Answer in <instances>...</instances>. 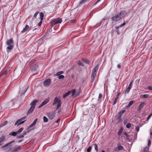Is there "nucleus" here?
<instances>
[{
	"instance_id": "22",
	"label": "nucleus",
	"mask_w": 152,
	"mask_h": 152,
	"mask_svg": "<svg viewBox=\"0 0 152 152\" xmlns=\"http://www.w3.org/2000/svg\"><path fill=\"white\" fill-rule=\"evenodd\" d=\"M70 91H69L67 92L64 94L63 96V98H65L67 96L69 95L70 94Z\"/></svg>"
},
{
	"instance_id": "29",
	"label": "nucleus",
	"mask_w": 152,
	"mask_h": 152,
	"mask_svg": "<svg viewBox=\"0 0 152 152\" xmlns=\"http://www.w3.org/2000/svg\"><path fill=\"white\" fill-rule=\"evenodd\" d=\"M71 92H70V94L71 93H72V96H73L75 94V92H76V89H74L73 90H72V91H70Z\"/></svg>"
},
{
	"instance_id": "3",
	"label": "nucleus",
	"mask_w": 152,
	"mask_h": 152,
	"mask_svg": "<svg viewBox=\"0 0 152 152\" xmlns=\"http://www.w3.org/2000/svg\"><path fill=\"white\" fill-rule=\"evenodd\" d=\"M99 66V64H97L93 69L91 77V80L92 82H93L95 79Z\"/></svg>"
},
{
	"instance_id": "39",
	"label": "nucleus",
	"mask_w": 152,
	"mask_h": 152,
	"mask_svg": "<svg viewBox=\"0 0 152 152\" xmlns=\"http://www.w3.org/2000/svg\"><path fill=\"white\" fill-rule=\"evenodd\" d=\"M92 148V147L91 146L89 147L87 149V152H90L91 149Z\"/></svg>"
},
{
	"instance_id": "64",
	"label": "nucleus",
	"mask_w": 152,
	"mask_h": 152,
	"mask_svg": "<svg viewBox=\"0 0 152 152\" xmlns=\"http://www.w3.org/2000/svg\"><path fill=\"white\" fill-rule=\"evenodd\" d=\"M23 140V139H21L18 141V143H20Z\"/></svg>"
},
{
	"instance_id": "28",
	"label": "nucleus",
	"mask_w": 152,
	"mask_h": 152,
	"mask_svg": "<svg viewBox=\"0 0 152 152\" xmlns=\"http://www.w3.org/2000/svg\"><path fill=\"white\" fill-rule=\"evenodd\" d=\"M93 146H94L95 150L97 151H98V146L96 144H93L92 145Z\"/></svg>"
},
{
	"instance_id": "40",
	"label": "nucleus",
	"mask_w": 152,
	"mask_h": 152,
	"mask_svg": "<svg viewBox=\"0 0 152 152\" xmlns=\"http://www.w3.org/2000/svg\"><path fill=\"white\" fill-rule=\"evenodd\" d=\"M118 121L120 122H121L122 120V117L121 116H118Z\"/></svg>"
},
{
	"instance_id": "27",
	"label": "nucleus",
	"mask_w": 152,
	"mask_h": 152,
	"mask_svg": "<svg viewBox=\"0 0 152 152\" xmlns=\"http://www.w3.org/2000/svg\"><path fill=\"white\" fill-rule=\"evenodd\" d=\"M123 131V128L122 127H121V128L119 129L118 132V134L119 135H121L122 132Z\"/></svg>"
},
{
	"instance_id": "41",
	"label": "nucleus",
	"mask_w": 152,
	"mask_h": 152,
	"mask_svg": "<svg viewBox=\"0 0 152 152\" xmlns=\"http://www.w3.org/2000/svg\"><path fill=\"white\" fill-rule=\"evenodd\" d=\"M29 130L27 132H23V134H22L24 136L26 135V134L29 132Z\"/></svg>"
},
{
	"instance_id": "52",
	"label": "nucleus",
	"mask_w": 152,
	"mask_h": 152,
	"mask_svg": "<svg viewBox=\"0 0 152 152\" xmlns=\"http://www.w3.org/2000/svg\"><path fill=\"white\" fill-rule=\"evenodd\" d=\"M8 121H6L4 123L3 125V126H4L7 124Z\"/></svg>"
},
{
	"instance_id": "11",
	"label": "nucleus",
	"mask_w": 152,
	"mask_h": 152,
	"mask_svg": "<svg viewBox=\"0 0 152 152\" xmlns=\"http://www.w3.org/2000/svg\"><path fill=\"white\" fill-rule=\"evenodd\" d=\"M38 100L37 99L34 100L30 104V105H31V106H32L33 107H35L36 103L38 102Z\"/></svg>"
},
{
	"instance_id": "8",
	"label": "nucleus",
	"mask_w": 152,
	"mask_h": 152,
	"mask_svg": "<svg viewBox=\"0 0 152 152\" xmlns=\"http://www.w3.org/2000/svg\"><path fill=\"white\" fill-rule=\"evenodd\" d=\"M51 83V80L50 79H48L45 80L43 84L45 86H48Z\"/></svg>"
},
{
	"instance_id": "12",
	"label": "nucleus",
	"mask_w": 152,
	"mask_h": 152,
	"mask_svg": "<svg viewBox=\"0 0 152 152\" xmlns=\"http://www.w3.org/2000/svg\"><path fill=\"white\" fill-rule=\"evenodd\" d=\"M60 100L57 97H56L54 99V101L53 103V105H54L56 104L57 103L59 102V101Z\"/></svg>"
},
{
	"instance_id": "32",
	"label": "nucleus",
	"mask_w": 152,
	"mask_h": 152,
	"mask_svg": "<svg viewBox=\"0 0 152 152\" xmlns=\"http://www.w3.org/2000/svg\"><path fill=\"white\" fill-rule=\"evenodd\" d=\"M89 1V0H82L80 2V4H82Z\"/></svg>"
},
{
	"instance_id": "4",
	"label": "nucleus",
	"mask_w": 152,
	"mask_h": 152,
	"mask_svg": "<svg viewBox=\"0 0 152 152\" xmlns=\"http://www.w3.org/2000/svg\"><path fill=\"white\" fill-rule=\"evenodd\" d=\"M26 117L25 116L18 119L15 124V125H17L18 126L23 123L26 121Z\"/></svg>"
},
{
	"instance_id": "5",
	"label": "nucleus",
	"mask_w": 152,
	"mask_h": 152,
	"mask_svg": "<svg viewBox=\"0 0 152 152\" xmlns=\"http://www.w3.org/2000/svg\"><path fill=\"white\" fill-rule=\"evenodd\" d=\"M62 22V19L58 18L53 20L51 22V26H53L57 24H60Z\"/></svg>"
},
{
	"instance_id": "47",
	"label": "nucleus",
	"mask_w": 152,
	"mask_h": 152,
	"mask_svg": "<svg viewBox=\"0 0 152 152\" xmlns=\"http://www.w3.org/2000/svg\"><path fill=\"white\" fill-rule=\"evenodd\" d=\"M24 137V136L22 134L17 136V137L18 138H22L23 137Z\"/></svg>"
},
{
	"instance_id": "1",
	"label": "nucleus",
	"mask_w": 152,
	"mask_h": 152,
	"mask_svg": "<svg viewBox=\"0 0 152 152\" xmlns=\"http://www.w3.org/2000/svg\"><path fill=\"white\" fill-rule=\"evenodd\" d=\"M127 12L126 11L123 10L120 13L116 14L111 18L113 22H117L123 18L126 15Z\"/></svg>"
},
{
	"instance_id": "59",
	"label": "nucleus",
	"mask_w": 152,
	"mask_h": 152,
	"mask_svg": "<svg viewBox=\"0 0 152 152\" xmlns=\"http://www.w3.org/2000/svg\"><path fill=\"white\" fill-rule=\"evenodd\" d=\"M44 105L42 104V103H41L38 107L39 108H40L42 107Z\"/></svg>"
},
{
	"instance_id": "33",
	"label": "nucleus",
	"mask_w": 152,
	"mask_h": 152,
	"mask_svg": "<svg viewBox=\"0 0 152 152\" xmlns=\"http://www.w3.org/2000/svg\"><path fill=\"white\" fill-rule=\"evenodd\" d=\"M43 121L45 122H47L48 121V118L45 116L43 117Z\"/></svg>"
},
{
	"instance_id": "61",
	"label": "nucleus",
	"mask_w": 152,
	"mask_h": 152,
	"mask_svg": "<svg viewBox=\"0 0 152 152\" xmlns=\"http://www.w3.org/2000/svg\"><path fill=\"white\" fill-rule=\"evenodd\" d=\"M101 0H98L94 4V5L96 4L98 2L100 1Z\"/></svg>"
},
{
	"instance_id": "13",
	"label": "nucleus",
	"mask_w": 152,
	"mask_h": 152,
	"mask_svg": "<svg viewBox=\"0 0 152 152\" xmlns=\"http://www.w3.org/2000/svg\"><path fill=\"white\" fill-rule=\"evenodd\" d=\"M145 105V103L144 102H142L139 105L138 110H140Z\"/></svg>"
},
{
	"instance_id": "18",
	"label": "nucleus",
	"mask_w": 152,
	"mask_h": 152,
	"mask_svg": "<svg viewBox=\"0 0 152 152\" xmlns=\"http://www.w3.org/2000/svg\"><path fill=\"white\" fill-rule=\"evenodd\" d=\"M21 150V147L20 146H18L17 148L14 150L12 151V152H18Z\"/></svg>"
},
{
	"instance_id": "46",
	"label": "nucleus",
	"mask_w": 152,
	"mask_h": 152,
	"mask_svg": "<svg viewBox=\"0 0 152 152\" xmlns=\"http://www.w3.org/2000/svg\"><path fill=\"white\" fill-rule=\"evenodd\" d=\"M117 99L115 98V99L113 102V105H114L116 103L117 101Z\"/></svg>"
},
{
	"instance_id": "19",
	"label": "nucleus",
	"mask_w": 152,
	"mask_h": 152,
	"mask_svg": "<svg viewBox=\"0 0 152 152\" xmlns=\"http://www.w3.org/2000/svg\"><path fill=\"white\" fill-rule=\"evenodd\" d=\"M5 139V136L3 135L0 137V143L4 142Z\"/></svg>"
},
{
	"instance_id": "55",
	"label": "nucleus",
	"mask_w": 152,
	"mask_h": 152,
	"mask_svg": "<svg viewBox=\"0 0 152 152\" xmlns=\"http://www.w3.org/2000/svg\"><path fill=\"white\" fill-rule=\"evenodd\" d=\"M136 130L137 132H138V131H139V126H137V127H136Z\"/></svg>"
},
{
	"instance_id": "2",
	"label": "nucleus",
	"mask_w": 152,
	"mask_h": 152,
	"mask_svg": "<svg viewBox=\"0 0 152 152\" xmlns=\"http://www.w3.org/2000/svg\"><path fill=\"white\" fill-rule=\"evenodd\" d=\"M6 44L7 46L6 48V51L8 53H9L13 49L14 45L13 38H12L7 40L6 42Z\"/></svg>"
},
{
	"instance_id": "25",
	"label": "nucleus",
	"mask_w": 152,
	"mask_h": 152,
	"mask_svg": "<svg viewBox=\"0 0 152 152\" xmlns=\"http://www.w3.org/2000/svg\"><path fill=\"white\" fill-rule=\"evenodd\" d=\"M61 100L59 101V102L58 103L57 106L56 108V109H58L60 107H61Z\"/></svg>"
},
{
	"instance_id": "54",
	"label": "nucleus",
	"mask_w": 152,
	"mask_h": 152,
	"mask_svg": "<svg viewBox=\"0 0 152 152\" xmlns=\"http://www.w3.org/2000/svg\"><path fill=\"white\" fill-rule=\"evenodd\" d=\"M148 89L149 90H152V86H150L148 87Z\"/></svg>"
},
{
	"instance_id": "50",
	"label": "nucleus",
	"mask_w": 152,
	"mask_h": 152,
	"mask_svg": "<svg viewBox=\"0 0 152 152\" xmlns=\"http://www.w3.org/2000/svg\"><path fill=\"white\" fill-rule=\"evenodd\" d=\"M39 13V12H36L34 14V18H35L37 17V15H38V14Z\"/></svg>"
},
{
	"instance_id": "48",
	"label": "nucleus",
	"mask_w": 152,
	"mask_h": 152,
	"mask_svg": "<svg viewBox=\"0 0 152 152\" xmlns=\"http://www.w3.org/2000/svg\"><path fill=\"white\" fill-rule=\"evenodd\" d=\"M128 120L127 119H125L124 121V124H126Z\"/></svg>"
},
{
	"instance_id": "56",
	"label": "nucleus",
	"mask_w": 152,
	"mask_h": 152,
	"mask_svg": "<svg viewBox=\"0 0 152 152\" xmlns=\"http://www.w3.org/2000/svg\"><path fill=\"white\" fill-rule=\"evenodd\" d=\"M102 95L101 94H99V97H98L99 99L101 98L102 97Z\"/></svg>"
},
{
	"instance_id": "63",
	"label": "nucleus",
	"mask_w": 152,
	"mask_h": 152,
	"mask_svg": "<svg viewBox=\"0 0 152 152\" xmlns=\"http://www.w3.org/2000/svg\"><path fill=\"white\" fill-rule=\"evenodd\" d=\"M117 67H118V68H119V69L120 68H121V65H120V64H118V66H117Z\"/></svg>"
},
{
	"instance_id": "26",
	"label": "nucleus",
	"mask_w": 152,
	"mask_h": 152,
	"mask_svg": "<svg viewBox=\"0 0 152 152\" xmlns=\"http://www.w3.org/2000/svg\"><path fill=\"white\" fill-rule=\"evenodd\" d=\"M131 88H129V87H128L125 91V94H128Z\"/></svg>"
},
{
	"instance_id": "36",
	"label": "nucleus",
	"mask_w": 152,
	"mask_h": 152,
	"mask_svg": "<svg viewBox=\"0 0 152 152\" xmlns=\"http://www.w3.org/2000/svg\"><path fill=\"white\" fill-rule=\"evenodd\" d=\"M131 126V124L130 123H129L126 125V127L127 128H129Z\"/></svg>"
},
{
	"instance_id": "57",
	"label": "nucleus",
	"mask_w": 152,
	"mask_h": 152,
	"mask_svg": "<svg viewBox=\"0 0 152 152\" xmlns=\"http://www.w3.org/2000/svg\"><path fill=\"white\" fill-rule=\"evenodd\" d=\"M42 20H41L40 21L39 23H38V26H40L41 25L42 23Z\"/></svg>"
},
{
	"instance_id": "49",
	"label": "nucleus",
	"mask_w": 152,
	"mask_h": 152,
	"mask_svg": "<svg viewBox=\"0 0 152 152\" xmlns=\"http://www.w3.org/2000/svg\"><path fill=\"white\" fill-rule=\"evenodd\" d=\"M120 93H118L116 97L115 98V99L118 100V96H119V95H120Z\"/></svg>"
},
{
	"instance_id": "24",
	"label": "nucleus",
	"mask_w": 152,
	"mask_h": 152,
	"mask_svg": "<svg viewBox=\"0 0 152 152\" xmlns=\"http://www.w3.org/2000/svg\"><path fill=\"white\" fill-rule=\"evenodd\" d=\"M125 111L126 110H125L120 111L118 113V116H122L123 114L125 113Z\"/></svg>"
},
{
	"instance_id": "16",
	"label": "nucleus",
	"mask_w": 152,
	"mask_h": 152,
	"mask_svg": "<svg viewBox=\"0 0 152 152\" xmlns=\"http://www.w3.org/2000/svg\"><path fill=\"white\" fill-rule=\"evenodd\" d=\"M134 102L135 101L134 100L130 101L129 102L128 104L126 106V108H129Z\"/></svg>"
},
{
	"instance_id": "15",
	"label": "nucleus",
	"mask_w": 152,
	"mask_h": 152,
	"mask_svg": "<svg viewBox=\"0 0 152 152\" xmlns=\"http://www.w3.org/2000/svg\"><path fill=\"white\" fill-rule=\"evenodd\" d=\"M37 118H36L33 121V123L31 124L28 127V128H31V127H32V126H34L36 123H37Z\"/></svg>"
},
{
	"instance_id": "53",
	"label": "nucleus",
	"mask_w": 152,
	"mask_h": 152,
	"mask_svg": "<svg viewBox=\"0 0 152 152\" xmlns=\"http://www.w3.org/2000/svg\"><path fill=\"white\" fill-rule=\"evenodd\" d=\"M151 142L150 140H148V145L149 146H150L151 145Z\"/></svg>"
},
{
	"instance_id": "58",
	"label": "nucleus",
	"mask_w": 152,
	"mask_h": 152,
	"mask_svg": "<svg viewBox=\"0 0 152 152\" xmlns=\"http://www.w3.org/2000/svg\"><path fill=\"white\" fill-rule=\"evenodd\" d=\"M44 105L42 104V103H41L38 107L39 108H40L42 107Z\"/></svg>"
},
{
	"instance_id": "21",
	"label": "nucleus",
	"mask_w": 152,
	"mask_h": 152,
	"mask_svg": "<svg viewBox=\"0 0 152 152\" xmlns=\"http://www.w3.org/2000/svg\"><path fill=\"white\" fill-rule=\"evenodd\" d=\"M82 60L83 62H84L86 64H89L90 62L88 59L85 58H82Z\"/></svg>"
},
{
	"instance_id": "35",
	"label": "nucleus",
	"mask_w": 152,
	"mask_h": 152,
	"mask_svg": "<svg viewBox=\"0 0 152 152\" xmlns=\"http://www.w3.org/2000/svg\"><path fill=\"white\" fill-rule=\"evenodd\" d=\"M149 148L147 147H145L144 149V152H149Z\"/></svg>"
},
{
	"instance_id": "9",
	"label": "nucleus",
	"mask_w": 152,
	"mask_h": 152,
	"mask_svg": "<svg viewBox=\"0 0 152 152\" xmlns=\"http://www.w3.org/2000/svg\"><path fill=\"white\" fill-rule=\"evenodd\" d=\"M34 107H33L32 106H31L27 112L26 114L27 115H29L30 113H31L34 110Z\"/></svg>"
},
{
	"instance_id": "43",
	"label": "nucleus",
	"mask_w": 152,
	"mask_h": 152,
	"mask_svg": "<svg viewBox=\"0 0 152 152\" xmlns=\"http://www.w3.org/2000/svg\"><path fill=\"white\" fill-rule=\"evenodd\" d=\"M152 115V113L148 117L147 119L146 120V121H148L150 118L151 117V116Z\"/></svg>"
},
{
	"instance_id": "62",
	"label": "nucleus",
	"mask_w": 152,
	"mask_h": 152,
	"mask_svg": "<svg viewBox=\"0 0 152 152\" xmlns=\"http://www.w3.org/2000/svg\"><path fill=\"white\" fill-rule=\"evenodd\" d=\"M60 119H58L56 121H55V123L56 122V123H58L59 122V121H60Z\"/></svg>"
},
{
	"instance_id": "42",
	"label": "nucleus",
	"mask_w": 152,
	"mask_h": 152,
	"mask_svg": "<svg viewBox=\"0 0 152 152\" xmlns=\"http://www.w3.org/2000/svg\"><path fill=\"white\" fill-rule=\"evenodd\" d=\"M149 95L147 94H144L143 95V97L144 98H148Z\"/></svg>"
},
{
	"instance_id": "6",
	"label": "nucleus",
	"mask_w": 152,
	"mask_h": 152,
	"mask_svg": "<svg viewBox=\"0 0 152 152\" xmlns=\"http://www.w3.org/2000/svg\"><path fill=\"white\" fill-rule=\"evenodd\" d=\"M47 115L50 119H53L55 116V113L53 111L48 112L47 113Z\"/></svg>"
},
{
	"instance_id": "17",
	"label": "nucleus",
	"mask_w": 152,
	"mask_h": 152,
	"mask_svg": "<svg viewBox=\"0 0 152 152\" xmlns=\"http://www.w3.org/2000/svg\"><path fill=\"white\" fill-rule=\"evenodd\" d=\"M15 142V140H13L12 141L10 142H9V143L6 144H5V145L2 146L1 147V148H4L8 146L9 145H10V144H11L12 143H13Z\"/></svg>"
},
{
	"instance_id": "14",
	"label": "nucleus",
	"mask_w": 152,
	"mask_h": 152,
	"mask_svg": "<svg viewBox=\"0 0 152 152\" xmlns=\"http://www.w3.org/2000/svg\"><path fill=\"white\" fill-rule=\"evenodd\" d=\"M123 134L126 136V140H129V141H130L131 139L129 138L130 135L128 134L126 132H124Z\"/></svg>"
},
{
	"instance_id": "30",
	"label": "nucleus",
	"mask_w": 152,
	"mask_h": 152,
	"mask_svg": "<svg viewBox=\"0 0 152 152\" xmlns=\"http://www.w3.org/2000/svg\"><path fill=\"white\" fill-rule=\"evenodd\" d=\"M23 129V127L20 128L18 131H16L17 134H19L20 133Z\"/></svg>"
},
{
	"instance_id": "34",
	"label": "nucleus",
	"mask_w": 152,
	"mask_h": 152,
	"mask_svg": "<svg viewBox=\"0 0 152 152\" xmlns=\"http://www.w3.org/2000/svg\"><path fill=\"white\" fill-rule=\"evenodd\" d=\"M28 87L24 89V90L22 92H21V94H23L25 93L26 92L27 89H28Z\"/></svg>"
},
{
	"instance_id": "60",
	"label": "nucleus",
	"mask_w": 152,
	"mask_h": 152,
	"mask_svg": "<svg viewBox=\"0 0 152 152\" xmlns=\"http://www.w3.org/2000/svg\"><path fill=\"white\" fill-rule=\"evenodd\" d=\"M63 72H62V71H61V72H58L57 73V75H58V74H59V73H60L61 74H62L63 73Z\"/></svg>"
},
{
	"instance_id": "45",
	"label": "nucleus",
	"mask_w": 152,
	"mask_h": 152,
	"mask_svg": "<svg viewBox=\"0 0 152 152\" xmlns=\"http://www.w3.org/2000/svg\"><path fill=\"white\" fill-rule=\"evenodd\" d=\"M64 77V76L63 75H59L58 76V78L59 79H62Z\"/></svg>"
},
{
	"instance_id": "37",
	"label": "nucleus",
	"mask_w": 152,
	"mask_h": 152,
	"mask_svg": "<svg viewBox=\"0 0 152 152\" xmlns=\"http://www.w3.org/2000/svg\"><path fill=\"white\" fill-rule=\"evenodd\" d=\"M133 82V80L131 81L130 83H129V86L128 87H129V88H131L132 87V85Z\"/></svg>"
},
{
	"instance_id": "31",
	"label": "nucleus",
	"mask_w": 152,
	"mask_h": 152,
	"mask_svg": "<svg viewBox=\"0 0 152 152\" xmlns=\"http://www.w3.org/2000/svg\"><path fill=\"white\" fill-rule=\"evenodd\" d=\"M40 19L41 20H42L43 19L44 14L42 12H41L40 13Z\"/></svg>"
},
{
	"instance_id": "23",
	"label": "nucleus",
	"mask_w": 152,
	"mask_h": 152,
	"mask_svg": "<svg viewBox=\"0 0 152 152\" xmlns=\"http://www.w3.org/2000/svg\"><path fill=\"white\" fill-rule=\"evenodd\" d=\"M17 132H12L9 133L10 135H12L13 136H15L17 134Z\"/></svg>"
},
{
	"instance_id": "38",
	"label": "nucleus",
	"mask_w": 152,
	"mask_h": 152,
	"mask_svg": "<svg viewBox=\"0 0 152 152\" xmlns=\"http://www.w3.org/2000/svg\"><path fill=\"white\" fill-rule=\"evenodd\" d=\"M77 64L80 66H83L84 64H83L80 61H78L77 62Z\"/></svg>"
},
{
	"instance_id": "7",
	"label": "nucleus",
	"mask_w": 152,
	"mask_h": 152,
	"mask_svg": "<svg viewBox=\"0 0 152 152\" xmlns=\"http://www.w3.org/2000/svg\"><path fill=\"white\" fill-rule=\"evenodd\" d=\"M124 149V148L121 145L120 143H118L117 145V147L114 148V151H115L118 152L120 150H122Z\"/></svg>"
},
{
	"instance_id": "51",
	"label": "nucleus",
	"mask_w": 152,
	"mask_h": 152,
	"mask_svg": "<svg viewBox=\"0 0 152 152\" xmlns=\"http://www.w3.org/2000/svg\"><path fill=\"white\" fill-rule=\"evenodd\" d=\"M126 23L125 22H124L121 25H120L119 27H122L123 26H124L126 24Z\"/></svg>"
},
{
	"instance_id": "44",
	"label": "nucleus",
	"mask_w": 152,
	"mask_h": 152,
	"mask_svg": "<svg viewBox=\"0 0 152 152\" xmlns=\"http://www.w3.org/2000/svg\"><path fill=\"white\" fill-rule=\"evenodd\" d=\"M7 71H6L4 72L3 73H1L0 75V77L3 75L4 74L6 75L7 73Z\"/></svg>"
},
{
	"instance_id": "10",
	"label": "nucleus",
	"mask_w": 152,
	"mask_h": 152,
	"mask_svg": "<svg viewBox=\"0 0 152 152\" xmlns=\"http://www.w3.org/2000/svg\"><path fill=\"white\" fill-rule=\"evenodd\" d=\"M29 27L28 25H26L25 26V27L24 28L23 30L21 31V32L22 33L25 32L28 29Z\"/></svg>"
},
{
	"instance_id": "20",
	"label": "nucleus",
	"mask_w": 152,
	"mask_h": 152,
	"mask_svg": "<svg viewBox=\"0 0 152 152\" xmlns=\"http://www.w3.org/2000/svg\"><path fill=\"white\" fill-rule=\"evenodd\" d=\"M49 101V98H47L46 99L44 100L43 102H42V104L44 106Z\"/></svg>"
}]
</instances>
